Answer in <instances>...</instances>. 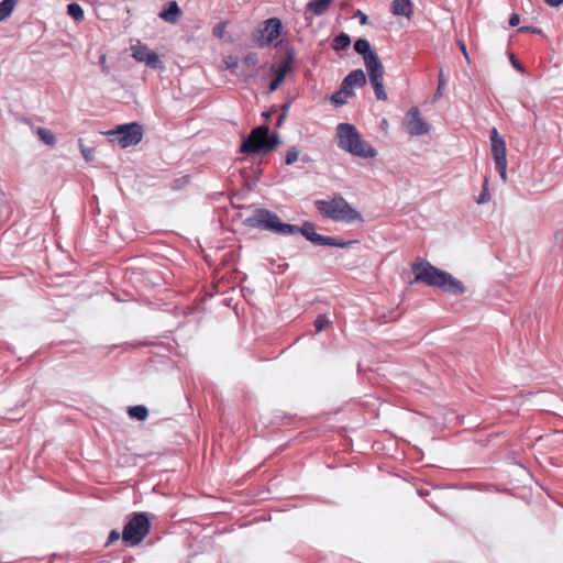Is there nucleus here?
I'll return each instance as SVG.
<instances>
[{"label":"nucleus","instance_id":"f257e3e1","mask_svg":"<svg viewBox=\"0 0 563 563\" xmlns=\"http://www.w3.org/2000/svg\"><path fill=\"white\" fill-rule=\"evenodd\" d=\"M335 140L338 146L362 158H373L377 155V151L358 133L356 128L350 123H340L335 129Z\"/></svg>","mask_w":563,"mask_h":563},{"label":"nucleus","instance_id":"f03ea898","mask_svg":"<svg viewBox=\"0 0 563 563\" xmlns=\"http://www.w3.org/2000/svg\"><path fill=\"white\" fill-rule=\"evenodd\" d=\"M316 207L321 214L336 222L347 224L363 222L362 214L342 197H334L331 200H318L316 201Z\"/></svg>","mask_w":563,"mask_h":563},{"label":"nucleus","instance_id":"7ed1b4c3","mask_svg":"<svg viewBox=\"0 0 563 563\" xmlns=\"http://www.w3.org/2000/svg\"><path fill=\"white\" fill-rule=\"evenodd\" d=\"M252 228L269 230L282 235H289L299 232V228L292 224L283 223L280 219L266 209H257L245 220Z\"/></svg>","mask_w":563,"mask_h":563},{"label":"nucleus","instance_id":"20e7f679","mask_svg":"<svg viewBox=\"0 0 563 563\" xmlns=\"http://www.w3.org/2000/svg\"><path fill=\"white\" fill-rule=\"evenodd\" d=\"M424 284L439 287L443 291L451 295L459 296L464 294L465 287L461 280L453 277L451 274L441 271L429 263L424 262Z\"/></svg>","mask_w":563,"mask_h":563},{"label":"nucleus","instance_id":"39448f33","mask_svg":"<svg viewBox=\"0 0 563 563\" xmlns=\"http://www.w3.org/2000/svg\"><path fill=\"white\" fill-rule=\"evenodd\" d=\"M279 144V135L268 136V126L261 125L254 129L241 145L242 153H257L262 150H272Z\"/></svg>","mask_w":563,"mask_h":563},{"label":"nucleus","instance_id":"423d86ee","mask_svg":"<svg viewBox=\"0 0 563 563\" xmlns=\"http://www.w3.org/2000/svg\"><path fill=\"white\" fill-rule=\"evenodd\" d=\"M364 65L376 98L380 101H386L388 96L384 88L385 67L378 55L375 54L366 57Z\"/></svg>","mask_w":563,"mask_h":563},{"label":"nucleus","instance_id":"0eeeda50","mask_svg":"<svg viewBox=\"0 0 563 563\" xmlns=\"http://www.w3.org/2000/svg\"><path fill=\"white\" fill-rule=\"evenodd\" d=\"M150 520L145 514H134L122 531V539L129 545H136L150 532Z\"/></svg>","mask_w":563,"mask_h":563},{"label":"nucleus","instance_id":"6e6552de","mask_svg":"<svg viewBox=\"0 0 563 563\" xmlns=\"http://www.w3.org/2000/svg\"><path fill=\"white\" fill-rule=\"evenodd\" d=\"M112 136V142H117L122 148L136 145L142 141V126L137 123L119 125L115 130L107 132Z\"/></svg>","mask_w":563,"mask_h":563},{"label":"nucleus","instance_id":"1a4fd4ad","mask_svg":"<svg viewBox=\"0 0 563 563\" xmlns=\"http://www.w3.org/2000/svg\"><path fill=\"white\" fill-rule=\"evenodd\" d=\"M492 153L495 162V167L498 170L504 183L508 180L507 176V148L505 139L499 135L497 129L490 132Z\"/></svg>","mask_w":563,"mask_h":563},{"label":"nucleus","instance_id":"9d476101","mask_svg":"<svg viewBox=\"0 0 563 563\" xmlns=\"http://www.w3.org/2000/svg\"><path fill=\"white\" fill-rule=\"evenodd\" d=\"M132 56L139 63L145 64L147 67L153 69H164V64L159 59V56L148 48L146 45L141 43L131 46Z\"/></svg>","mask_w":563,"mask_h":563},{"label":"nucleus","instance_id":"9b49d317","mask_svg":"<svg viewBox=\"0 0 563 563\" xmlns=\"http://www.w3.org/2000/svg\"><path fill=\"white\" fill-rule=\"evenodd\" d=\"M282 22L277 18L268 19L264 22L263 27L258 31L256 44L265 47L272 44L280 34Z\"/></svg>","mask_w":563,"mask_h":563},{"label":"nucleus","instance_id":"f8f14e48","mask_svg":"<svg viewBox=\"0 0 563 563\" xmlns=\"http://www.w3.org/2000/svg\"><path fill=\"white\" fill-rule=\"evenodd\" d=\"M401 125L410 136L422 134V115L419 107H411L404 115Z\"/></svg>","mask_w":563,"mask_h":563},{"label":"nucleus","instance_id":"ddd939ff","mask_svg":"<svg viewBox=\"0 0 563 563\" xmlns=\"http://www.w3.org/2000/svg\"><path fill=\"white\" fill-rule=\"evenodd\" d=\"M299 232L317 245H328L334 243L333 238L318 234L314 230V225L309 222L299 228Z\"/></svg>","mask_w":563,"mask_h":563},{"label":"nucleus","instance_id":"4468645a","mask_svg":"<svg viewBox=\"0 0 563 563\" xmlns=\"http://www.w3.org/2000/svg\"><path fill=\"white\" fill-rule=\"evenodd\" d=\"M366 84V75L362 69L351 71L342 81V86L353 90L354 87H362Z\"/></svg>","mask_w":563,"mask_h":563},{"label":"nucleus","instance_id":"2eb2a0df","mask_svg":"<svg viewBox=\"0 0 563 563\" xmlns=\"http://www.w3.org/2000/svg\"><path fill=\"white\" fill-rule=\"evenodd\" d=\"M181 15V10L176 1H172L166 10L159 13V18L168 23H176Z\"/></svg>","mask_w":563,"mask_h":563},{"label":"nucleus","instance_id":"dca6fc26","mask_svg":"<svg viewBox=\"0 0 563 563\" xmlns=\"http://www.w3.org/2000/svg\"><path fill=\"white\" fill-rule=\"evenodd\" d=\"M393 13L396 15H404L410 18L412 14V3L410 0H394Z\"/></svg>","mask_w":563,"mask_h":563},{"label":"nucleus","instance_id":"f3484780","mask_svg":"<svg viewBox=\"0 0 563 563\" xmlns=\"http://www.w3.org/2000/svg\"><path fill=\"white\" fill-rule=\"evenodd\" d=\"M354 49L357 54L363 56V60H365L369 55L377 54L372 49L369 42L365 38H358L354 44Z\"/></svg>","mask_w":563,"mask_h":563},{"label":"nucleus","instance_id":"a211bd4d","mask_svg":"<svg viewBox=\"0 0 563 563\" xmlns=\"http://www.w3.org/2000/svg\"><path fill=\"white\" fill-rule=\"evenodd\" d=\"M333 0H312L308 2L307 10L313 12L314 15L323 14Z\"/></svg>","mask_w":563,"mask_h":563},{"label":"nucleus","instance_id":"6ab92c4d","mask_svg":"<svg viewBox=\"0 0 563 563\" xmlns=\"http://www.w3.org/2000/svg\"><path fill=\"white\" fill-rule=\"evenodd\" d=\"M354 95L353 90L346 89L341 85V89L331 97V102L335 106H343L347 99Z\"/></svg>","mask_w":563,"mask_h":563},{"label":"nucleus","instance_id":"aec40b11","mask_svg":"<svg viewBox=\"0 0 563 563\" xmlns=\"http://www.w3.org/2000/svg\"><path fill=\"white\" fill-rule=\"evenodd\" d=\"M36 134L46 145L54 146L56 144V137L51 130L38 128Z\"/></svg>","mask_w":563,"mask_h":563},{"label":"nucleus","instance_id":"412c9836","mask_svg":"<svg viewBox=\"0 0 563 563\" xmlns=\"http://www.w3.org/2000/svg\"><path fill=\"white\" fill-rule=\"evenodd\" d=\"M18 0H3L0 2V22L7 19L13 11Z\"/></svg>","mask_w":563,"mask_h":563},{"label":"nucleus","instance_id":"4be33fe9","mask_svg":"<svg viewBox=\"0 0 563 563\" xmlns=\"http://www.w3.org/2000/svg\"><path fill=\"white\" fill-rule=\"evenodd\" d=\"M129 415L131 418L143 421L147 418V409L144 406H133L129 408Z\"/></svg>","mask_w":563,"mask_h":563},{"label":"nucleus","instance_id":"5701e85b","mask_svg":"<svg viewBox=\"0 0 563 563\" xmlns=\"http://www.w3.org/2000/svg\"><path fill=\"white\" fill-rule=\"evenodd\" d=\"M68 14L77 22L81 21L85 16L84 10L77 3H70L67 5Z\"/></svg>","mask_w":563,"mask_h":563},{"label":"nucleus","instance_id":"b1692460","mask_svg":"<svg viewBox=\"0 0 563 563\" xmlns=\"http://www.w3.org/2000/svg\"><path fill=\"white\" fill-rule=\"evenodd\" d=\"M350 43H351L350 36L345 33H342L333 40L332 47H333V49L339 51V49L347 47L350 45Z\"/></svg>","mask_w":563,"mask_h":563},{"label":"nucleus","instance_id":"393cba45","mask_svg":"<svg viewBox=\"0 0 563 563\" xmlns=\"http://www.w3.org/2000/svg\"><path fill=\"white\" fill-rule=\"evenodd\" d=\"M80 152L86 162H91L95 159L96 148L86 146L81 140H79Z\"/></svg>","mask_w":563,"mask_h":563},{"label":"nucleus","instance_id":"a878e982","mask_svg":"<svg viewBox=\"0 0 563 563\" xmlns=\"http://www.w3.org/2000/svg\"><path fill=\"white\" fill-rule=\"evenodd\" d=\"M223 65L225 69L235 71L239 66V59L236 56L233 55L225 56L223 59Z\"/></svg>","mask_w":563,"mask_h":563},{"label":"nucleus","instance_id":"bb28decb","mask_svg":"<svg viewBox=\"0 0 563 563\" xmlns=\"http://www.w3.org/2000/svg\"><path fill=\"white\" fill-rule=\"evenodd\" d=\"M489 200H490V194L488 190V180L485 179L484 185H483V190H482L481 195L477 197L476 202L478 205H483V203L488 202Z\"/></svg>","mask_w":563,"mask_h":563},{"label":"nucleus","instance_id":"cd10ccee","mask_svg":"<svg viewBox=\"0 0 563 563\" xmlns=\"http://www.w3.org/2000/svg\"><path fill=\"white\" fill-rule=\"evenodd\" d=\"M285 70H278L275 78L269 84V91H275L285 79Z\"/></svg>","mask_w":563,"mask_h":563},{"label":"nucleus","instance_id":"c85d7f7f","mask_svg":"<svg viewBox=\"0 0 563 563\" xmlns=\"http://www.w3.org/2000/svg\"><path fill=\"white\" fill-rule=\"evenodd\" d=\"M258 63V57L256 53H249L243 58V64L249 68H254Z\"/></svg>","mask_w":563,"mask_h":563},{"label":"nucleus","instance_id":"c756f323","mask_svg":"<svg viewBox=\"0 0 563 563\" xmlns=\"http://www.w3.org/2000/svg\"><path fill=\"white\" fill-rule=\"evenodd\" d=\"M298 156H299V151L296 147L288 148V151L286 153V159H285L286 164L287 165L294 164L298 159Z\"/></svg>","mask_w":563,"mask_h":563},{"label":"nucleus","instance_id":"7c9ffc66","mask_svg":"<svg viewBox=\"0 0 563 563\" xmlns=\"http://www.w3.org/2000/svg\"><path fill=\"white\" fill-rule=\"evenodd\" d=\"M329 324V320L325 316L320 314L314 321V327L318 332H321Z\"/></svg>","mask_w":563,"mask_h":563},{"label":"nucleus","instance_id":"2f4dec72","mask_svg":"<svg viewBox=\"0 0 563 563\" xmlns=\"http://www.w3.org/2000/svg\"><path fill=\"white\" fill-rule=\"evenodd\" d=\"M227 23H219L213 26L212 34L218 38H223L225 35Z\"/></svg>","mask_w":563,"mask_h":563},{"label":"nucleus","instance_id":"473e14b6","mask_svg":"<svg viewBox=\"0 0 563 563\" xmlns=\"http://www.w3.org/2000/svg\"><path fill=\"white\" fill-rule=\"evenodd\" d=\"M413 274L416 283L422 280V265L420 263L413 265Z\"/></svg>","mask_w":563,"mask_h":563},{"label":"nucleus","instance_id":"72a5a7b5","mask_svg":"<svg viewBox=\"0 0 563 563\" xmlns=\"http://www.w3.org/2000/svg\"><path fill=\"white\" fill-rule=\"evenodd\" d=\"M99 64H100L102 73L106 74V75H109L110 74V69H109V66L107 64V56L104 54H102L99 57Z\"/></svg>","mask_w":563,"mask_h":563},{"label":"nucleus","instance_id":"f704fd0d","mask_svg":"<svg viewBox=\"0 0 563 563\" xmlns=\"http://www.w3.org/2000/svg\"><path fill=\"white\" fill-rule=\"evenodd\" d=\"M444 84H445V81L442 78V74H440V76H439V87H438V91H437V93L434 96V101L442 97V90H443Z\"/></svg>","mask_w":563,"mask_h":563},{"label":"nucleus","instance_id":"c9c22d12","mask_svg":"<svg viewBox=\"0 0 563 563\" xmlns=\"http://www.w3.org/2000/svg\"><path fill=\"white\" fill-rule=\"evenodd\" d=\"M518 32L540 34L541 30L533 26H521Z\"/></svg>","mask_w":563,"mask_h":563},{"label":"nucleus","instance_id":"e433bc0d","mask_svg":"<svg viewBox=\"0 0 563 563\" xmlns=\"http://www.w3.org/2000/svg\"><path fill=\"white\" fill-rule=\"evenodd\" d=\"M457 44H459L460 49H461V52H462L463 56L465 57L466 62H467V63H471V59H470L468 53H467V51H466L465 43H464L462 40H459V41H457Z\"/></svg>","mask_w":563,"mask_h":563},{"label":"nucleus","instance_id":"4c0bfd02","mask_svg":"<svg viewBox=\"0 0 563 563\" xmlns=\"http://www.w3.org/2000/svg\"><path fill=\"white\" fill-rule=\"evenodd\" d=\"M379 129L380 131L385 134V135H388V131H389V122L387 119H383L379 123Z\"/></svg>","mask_w":563,"mask_h":563},{"label":"nucleus","instance_id":"58836bf2","mask_svg":"<svg viewBox=\"0 0 563 563\" xmlns=\"http://www.w3.org/2000/svg\"><path fill=\"white\" fill-rule=\"evenodd\" d=\"M353 244V241H336L334 239V243L330 244L331 246L346 247Z\"/></svg>","mask_w":563,"mask_h":563},{"label":"nucleus","instance_id":"ea45409f","mask_svg":"<svg viewBox=\"0 0 563 563\" xmlns=\"http://www.w3.org/2000/svg\"><path fill=\"white\" fill-rule=\"evenodd\" d=\"M510 62L516 69L523 71V67L521 66V64L518 62L514 54L510 55Z\"/></svg>","mask_w":563,"mask_h":563},{"label":"nucleus","instance_id":"a19ab883","mask_svg":"<svg viewBox=\"0 0 563 563\" xmlns=\"http://www.w3.org/2000/svg\"><path fill=\"white\" fill-rule=\"evenodd\" d=\"M290 64H291V56H288L287 59L285 60L284 65L278 70H285V76H286L290 69Z\"/></svg>","mask_w":563,"mask_h":563},{"label":"nucleus","instance_id":"79ce46f5","mask_svg":"<svg viewBox=\"0 0 563 563\" xmlns=\"http://www.w3.org/2000/svg\"><path fill=\"white\" fill-rule=\"evenodd\" d=\"M520 23V16L517 13H514L509 19V24L511 26H517Z\"/></svg>","mask_w":563,"mask_h":563},{"label":"nucleus","instance_id":"37998d69","mask_svg":"<svg viewBox=\"0 0 563 563\" xmlns=\"http://www.w3.org/2000/svg\"><path fill=\"white\" fill-rule=\"evenodd\" d=\"M120 533L117 530H112L109 534V542L119 540Z\"/></svg>","mask_w":563,"mask_h":563},{"label":"nucleus","instance_id":"c03bdc74","mask_svg":"<svg viewBox=\"0 0 563 563\" xmlns=\"http://www.w3.org/2000/svg\"><path fill=\"white\" fill-rule=\"evenodd\" d=\"M544 2L550 7H559L561 3H563V0H544Z\"/></svg>","mask_w":563,"mask_h":563},{"label":"nucleus","instance_id":"a18cd8bd","mask_svg":"<svg viewBox=\"0 0 563 563\" xmlns=\"http://www.w3.org/2000/svg\"><path fill=\"white\" fill-rule=\"evenodd\" d=\"M285 118H286V114H285V113H283V114L278 118V121H277V125H278V126H280V125L283 124V122H284Z\"/></svg>","mask_w":563,"mask_h":563},{"label":"nucleus","instance_id":"49530a36","mask_svg":"<svg viewBox=\"0 0 563 563\" xmlns=\"http://www.w3.org/2000/svg\"><path fill=\"white\" fill-rule=\"evenodd\" d=\"M366 19H367L366 15H363V18H361V21L363 24L366 22Z\"/></svg>","mask_w":563,"mask_h":563},{"label":"nucleus","instance_id":"de8ad7c7","mask_svg":"<svg viewBox=\"0 0 563 563\" xmlns=\"http://www.w3.org/2000/svg\"><path fill=\"white\" fill-rule=\"evenodd\" d=\"M288 111V106L284 107V113L286 114V112Z\"/></svg>","mask_w":563,"mask_h":563},{"label":"nucleus","instance_id":"09e8293b","mask_svg":"<svg viewBox=\"0 0 563 563\" xmlns=\"http://www.w3.org/2000/svg\"><path fill=\"white\" fill-rule=\"evenodd\" d=\"M427 131H428V128H427V125L424 124L423 132L426 133Z\"/></svg>","mask_w":563,"mask_h":563}]
</instances>
